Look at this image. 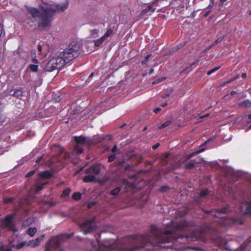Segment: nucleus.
<instances>
[{"label": "nucleus", "instance_id": "obj_15", "mask_svg": "<svg viewBox=\"0 0 251 251\" xmlns=\"http://www.w3.org/2000/svg\"><path fill=\"white\" fill-rule=\"evenodd\" d=\"M83 181L86 182H100V180L96 177V176L90 174L85 176L83 178Z\"/></svg>", "mask_w": 251, "mask_h": 251}, {"label": "nucleus", "instance_id": "obj_1", "mask_svg": "<svg viewBox=\"0 0 251 251\" xmlns=\"http://www.w3.org/2000/svg\"><path fill=\"white\" fill-rule=\"evenodd\" d=\"M80 44L76 41H73L68 48L59 53L51 52L50 59L48 61V72L61 68L76 56L80 49Z\"/></svg>", "mask_w": 251, "mask_h": 251}, {"label": "nucleus", "instance_id": "obj_60", "mask_svg": "<svg viewBox=\"0 0 251 251\" xmlns=\"http://www.w3.org/2000/svg\"><path fill=\"white\" fill-rule=\"evenodd\" d=\"M236 93V92L235 91H232L231 92V95H233L235 94Z\"/></svg>", "mask_w": 251, "mask_h": 251}, {"label": "nucleus", "instance_id": "obj_42", "mask_svg": "<svg viewBox=\"0 0 251 251\" xmlns=\"http://www.w3.org/2000/svg\"><path fill=\"white\" fill-rule=\"evenodd\" d=\"M35 173V170H32L29 172H28L25 176L26 177H29L33 175Z\"/></svg>", "mask_w": 251, "mask_h": 251}, {"label": "nucleus", "instance_id": "obj_8", "mask_svg": "<svg viewBox=\"0 0 251 251\" xmlns=\"http://www.w3.org/2000/svg\"><path fill=\"white\" fill-rule=\"evenodd\" d=\"M95 221V218H92L79 224V227L83 234H87L96 229V224Z\"/></svg>", "mask_w": 251, "mask_h": 251}, {"label": "nucleus", "instance_id": "obj_63", "mask_svg": "<svg viewBox=\"0 0 251 251\" xmlns=\"http://www.w3.org/2000/svg\"><path fill=\"white\" fill-rule=\"evenodd\" d=\"M211 140V139H209L207 140L205 142V143L206 144V143H207V142H209V141H210Z\"/></svg>", "mask_w": 251, "mask_h": 251}, {"label": "nucleus", "instance_id": "obj_22", "mask_svg": "<svg viewBox=\"0 0 251 251\" xmlns=\"http://www.w3.org/2000/svg\"><path fill=\"white\" fill-rule=\"evenodd\" d=\"M100 30L99 29H93L90 32V37L91 38H97L99 35Z\"/></svg>", "mask_w": 251, "mask_h": 251}, {"label": "nucleus", "instance_id": "obj_54", "mask_svg": "<svg viewBox=\"0 0 251 251\" xmlns=\"http://www.w3.org/2000/svg\"><path fill=\"white\" fill-rule=\"evenodd\" d=\"M165 78L164 77H161V78H159L158 79V82H161L162 81H163V80H164Z\"/></svg>", "mask_w": 251, "mask_h": 251}, {"label": "nucleus", "instance_id": "obj_36", "mask_svg": "<svg viewBox=\"0 0 251 251\" xmlns=\"http://www.w3.org/2000/svg\"><path fill=\"white\" fill-rule=\"evenodd\" d=\"M13 201V199L12 198H5L3 199V201L5 203H12Z\"/></svg>", "mask_w": 251, "mask_h": 251}, {"label": "nucleus", "instance_id": "obj_7", "mask_svg": "<svg viewBox=\"0 0 251 251\" xmlns=\"http://www.w3.org/2000/svg\"><path fill=\"white\" fill-rule=\"evenodd\" d=\"M73 235V233H63L54 237L50 242L48 241V247L50 246H52L55 248H59L63 243L67 241Z\"/></svg>", "mask_w": 251, "mask_h": 251}, {"label": "nucleus", "instance_id": "obj_58", "mask_svg": "<svg viewBox=\"0 0 251 251\" xmlns=\"http://www.w3.org/2000/svg\"><path fill=\"white\" fill-rule=\"evenodd\" d=\"M41 50H42V47L41 45H39L38 46V50L39 51H41Z\"/></svg>", "mask_w": 251, "mask_h": 251}, {"label": "nucleus", "instance_id": "obj_62", "mask_svg": "<svg viewBox=\"0 0 251 251\" xmlns=\"http://www.w3.org/2000/svg\"><path fill=\"white\" fill-rule=\"evenodd\" d=\"M209 12H210V11H207V12L205 14V16H207L209 14Z\"/></svg>", "mask_w": 251, "mask_h": 251}, {"label": "nucleus", "instance_id": "obj_4", "mask_svg": "<svg viewBox=\"0 0 251 251\" xmlns=\"http://www.w3.org/2000/svg\"><path fill=\"white\" fill-rule=\"evenodd\" d=\"M230 210L231 209L228 206H226L223 208L217 209L216 212V213L213 214V211H205V213H211V216L215 219V222L218 223L222 226L226 227L229 226L232 224L234 223L235 221L233 219L222 216L221 215L226 213Z\"/></svg>", "mask_w": 251, "mask_h": 251}, {"label": "nucleus", "instance_id": "obj_37", "mask_svg": "<svg viewBox=\"0 0 251 251\" xmlns=\"http://www.w3.org/2000/svg\"><path fill=\"white\" fill-rule=\"evenodd\" d=\"M38 67L37 65L33 64L30 66V70L33 72H37L38 70Z\"/></svg>", "mask_w": 251, "mask_h": 251}, {"label": "nucleus", "instance_id": "obj_21", "mask_svg": "<svg viewBox=\"0 0 251 251\" xmlns=\"http://www.w3.org/2000/svg\"><path fill=\"white\" fill-rule=\"evenodd\" d=\"M239 106L243 107H251V101L249 100H246L239 103Z\"/></svg>", "mask_w": 251, "mask_h": 251}, {"label": "nucleus", "instance_id": "obj_25", "mask_svg": "<svg viewBox=\"0 0 251 251\" xmlns=\"http://www.w3.org/2000/svg\"><path fill=\"white\" fill-rule=\"evenodd\" d=\"M104 41H105V40L104 38H103L102 37H101L100 38L94 41L95 46L99 47L102 45V44Z\"/></svg>", "mask_w": 251, "mask_h": 251}, {"label": "nucleus", "instance_id": "obj_59", "mask_svg": "<svg viewBox=\"0 0 251 251\" xmlns=\"http://www.w3.org/2000/svg\"><path fill=\"white\" fill-rule=\"evenodd\" d=\"M48 206H52L53 205V203L49 201H48Z\"/></svg>", "mask_w": 251, "mask_h": 251}, {"label": "nucleus", "instance_id": "obj_51", "mask_svg": "<svg viewBox=\"0 0 251 251\" xmlns=\"http://www.w3.org/2000/svg\"><path fill=\"white\" fill-rule=\"evenodd\" d=\"M213 46L211 45L210 46H209L208 47H207L206 49H205L204 50V52H206L207 51H208V50H209L211 48H212Z\"/></svg>", "mask_w": 251, "mask_h": 251}, {"label": "nucleus", "instance_id": "obj_56", "mask_svg": "<svg viewBox=\"0 0 251 251\" xmlns=\"http://www.w3.org/2000/svg\"><path fill=\"white\" fill-rule=\"evenodd\" d=\"M167 105V102H163L162 104H161V106L162 107H165V106H166Z\"/></svg>", "mask_w": 251, "mask_h": 251}, {"label": "nucleus", "instance_id": "obj_32", "mask_svg": "<svg viewBox=\"0 0 251 251\" xmlns=\"http://www.w3.org/2000/svg\"><path fill=\"white\" fill-rule=\"evenodd\" d=\"M221 68V66H217V67H216L215 68H214L213 69L208 71L207 73V74L208 75H210L211 74L215 73V72H216L217 70H218L220 68Z\"/></svg>", "mask_w": 251, "mask_h": 251}, {"label": "nucleus", "instance_id": "obj_30", "mask_svg": "<svg viewBox=\"0 0 251 251\" xmlns=\"http://www.w3.org/2000/svg\"><path fill=\"white\" fill-rule=\"evenodd\" d=\"M72 198L75 200H78L81 198V194L79 192L75 193L72 196Z\"/></svg>", "mask_w": 251, "mask_h": 251}, {"label": "nucleus", "instance_id": "obj_23", "mask_svg": "<svg viewBox=\"0 0 251 251\" xmlns=\"http://www.w3.org/2000/svg\"><path fill=\"white\" fill-rule=\"evenodd\" d=\"M34 221L33 218H29L23 222L22 226H23L26 227L30 226Z\"/></svg>", "mask_w": 251, "mask_h": 251}, {"label": "nucleus", "instance_id": "obj_50", "mask_svg": "<svg viewBox=\"0 0 251 251\" xmlns=\"http://www.w3.org/2000/svg\"><path fill=\"white\" fill-rule=\"evenodd\" d=\"M43 156H41L36 159V162L39 163L42 159Z\"/></svg>", "mask_w": 251, "mask_h": 251}, {"label": "nucleus", "instance_id": "obj_40", "mask_svg": "<svg viewBox=\"0 0 251 251\" xmlns=\"http://www.w3.org/2000/svg\"><path fill=\"white\" fill-rule=\"evenodd\" d=\"M180 212H182L180 214V216H183L188 212V210L187 209V208H184V209H182Z\"/></svg>", "mask_w": 251, "mask_h": 251}, {"label": "nucleus", "instance_id": "obj_10", "mask_svg": "<svg viewBox=\"0 0 251 251\" xmlns=\"http://www.w3.org/2000/svg\"><path fill=\"white\" fill-rule=\"evenodd\" d=\"M47 177V171H45L39 174V177L37 179V183H41V185L37 186L35 188V192L36 193L39 192L43 188V185H46L47 183V180L46 178Z\"/></svg>", "mask_w": 251, "mask_h": 251}, {"label": "nucleus", "instance_id": "obj_24", "mask_svg": "<svg viewBox=\"0 0 251 251\" xmlns=\"http://www.w3.org/2000/svg\"><path fill=\"white\" fill-rule=\"evenodd\" d=\"M234 192H235V190L232 187L229 188V186H226L225 192V193L226 195L229 194L230 195L234 196Z\"/></svg>", "mask_w": 251, "mask_h": 251}, {"label": "nucleus", "instance_id": "obj_29", "mask_svg": "<svg viewBox=\"0 0 251 251\" xmlns=\"http://www.w3.org/2000/svg\"><path fill=\"white\" fill-rule=\"evenodd\" d=\"M208 191L207 189L203 190L200 194V198L202 199L208 195Z\"/></svg>", "mask_w": 251, "mask_h": 251}, {"label": "nucleus", "instance_id": "obj_43", "mask_svg": "<svg viewBox=\"0 0 251 251\" xmlns=\"http://www.w3.org/2000/svg\"><path fill=\"white\" fill-rule=\"evenodd\" d=\"M214 5V0H210V3L207 7V8H210Z\"/></svg>", "mask_w": 251, "mask_h": 251}, {"label": "nucleus", "instance_id": "obj_20", "mask_svg": "<svg viewBox=\"0 0 251 251\" xmlns=\"http://www.w3.org/2000/svg\"><path fill=\"white\" fill-rule=\"evenodd\" d=\"M37 228L35 227H29L26 231V233L30 237H33L37 232Z\"/></svg>", "mask_w": 251, "mask_h": 251}, {"label": "nucleus", "instance_id": "obj_34", "mask_svg": "<svg viewBox=\"0 0 251 251\" xmlns=\"http://www.w3.org/2000/svg\"><path fill=\"white\" fill-rule=\"evenodd\" d=\"M171 122V121H167L165 122H164L163 124H162L161 126L159 127V129H162L163 128H165L167 126H168L170 124Z\"/></svg>", "mask_w": 251, "mask_h": 251}, {"label": "nucleus", "instance_id": "obj_61", "mask_svg": "<svg viewBox=\"0 0 251 251\" xmlns=\"http://www.w3.org/2000/svg\"><path fill=\"white\" fill-rule=\"evenodd\" d=\"M248 119L249 120H251V114L248 116Z\"/></svg>", "mask_w": 251, "mask_h": 251}, {"label": "nucleus", "instance_id": "obj_31", "mask_svg": "<svg viewBox=\"0 0 251 251\" xmlns=\"http://www.w3.org/2000/svg\"><path fill=\"white\" fill-rule=\"evenodd\" d=\"M225 38L224 36L218 37L212 44L211 45L213 47L217 44L218 43L222 41Z\"/></svg>", "mask_w": 251, "mask_h": 251}, {"label": "nucleus", "instance_id": "obj_26", "mask_svg": "<svg viewBox=\"0 0 251 251\" xmlns=\"http://www.w3.org/2000/svg\"><path fill=\"white\" fill-rule=\"evenodd\" d=\"M113 30L109 28L107 30L105 33L102 36L105 40L113 34Z\"/></svg>", "mask_w": 251, "mask_h": 251}, {"label": "nucleus", "instance_id": "obj_49", "mask_svg": "<svg viewBox=\"0 0 251 251\" xmlns=\"http://www.w3.org/2000/svg\"><path fill=\"white\" fill-rule=\"evenodd\" d=\"M199 62V60H196V61H195L194 62H193V63H192L190 65V67H192L193 65L197 64L198 62Z\"/></svg>", "mask_w": 251, "mask_h": 251}, {"label": "nucleus", "instance_id": "obj_39", "mask_svg": "<svg viewBox=\"0 0 251 251\" xmlns=\"http://www.w3.org/2000/svg\"><path fill=\"white\" fill-rule=\"evenodd\" d=\"M26 244L27 243H26L25 242H22L20 244L17 245V248L18 249H21L23 247H24L25 245L26 246Z\"/></svg>", "mask_w": 251, "mask_h": 251}, {"label": "nucleus", "instance_id": "obj_33", "mask_svg": "<svg viewBox=\"0 0 251 251\" xmlns=\"http://www.w3.org/2000/svg\"><path fill=\"white\" fill-rule=\"evenodd\" d=\"M71 192V189L70 188H67L65 189L62 194V196L65 197L68 196Z\"/></svg>", "mask_w": 251, "mask_h": 251}, {"label": "nucleus", "instance_id": "obj_27", "mask_svg": "<svg viewBox=\"0 0 251 251\" xmlns=\"http://www.w3.org/2000/svg\"><path fill=\"white\" fill-rule=\"evenodd\" d=\"M121 190V187H117L115 189L112 190L111 191L110 194L112 195L116 196L118 194V193L120 192Z\"/></svg>", "mask_w": 251, "mask_h": 251}, {"label": "nucleus", "instance_id": "obj_47", "mask_svg": "<svg viewBox=\"0 0 251 251\" xmlns=\"http://www.w3.org/2000/svg\"><path fill=\"white\" fill-rule=\"evenodd\" d=\"M238 77V75H237V76L232 78V79H229L228 81H227V82H226V83H229V82H232V81L234 80L235 79H236V78H237Z\"/></svg>", "mask_w": 251, "mask_h": 251}, {"label": "nucleus", "instance_id": "obj_11", "mask_svg": "<svg viewBox=\"0 0 251 251\" xmlns=\"http://www.w3.org/2000/svg\"><path fill=\"white\" fill-rule=\"evenodd\" d=\"M45 238V235H43L35 240H31L27 242V246H31L32 247H36L40 245L41 242H42Z\"/></svg>", "mask_w": 251, "mask_h": 251}, {"label": "nucleus", "instance_id": "obj_9", "mask_svg": "<svg viewBox=\"0 0 251 251\" xmlns=\"http://www.w3.org/2000/svg\"><path fill=\"white\" fill-rule=\"evenodd\" d=\"M13 217L14 215L10 214L7 216L4 219H1L0 222V227L13 232L17 231L18 228L13 222Z\"/></svg>", "mask_w": 251, "mask_h": 251}, {"label": "nucleus", "instance_id": "obj_16", "mask_svg": "<svg viewBox=\"0 0 251 251\" xmlns=\"http://www.w3.org/2000/svg\"><path fill=\"white\" fill-rule=\"evenodd\" d=\"M155 8L153 7L152 4L148 6V7L143 9L141 12V14L144 15L147 14L148 15H151L154 11Z\"/></svg>", "mask_w": 251, "mask_h": 251}, {"label": "nucleus", "instance_id": "obj_12", "mask_svg": "<svg viewBox=\"0 0 251 251\" xmlns=\"http://www.w3.org/2000/svg\"><path fill=\"white\" fill-rule=\"evenodd\" d=\"M225 172L227 176H231L233 177H239L241 176V172L235 171L233 168L230 167H226Z\"/></svg>", "mask_w": 251, "mask_h": 251}, {"label": "nucleus", "instance_id": "obj_53", "mask_svg": "<svg viewBox=\"0 0 251 251\" xmlns=\"http://www.w3.org/2000/svg\"><path fill=\"white\" fill-rule=\"evenodd\" d=\"M203 151H204L203 149H200V150H198V151H197L196 153H200V152Z\"/></svg>", "mask_w": 251, "mask_h": 251}, {"label": "nucleus", "instance_id": "obj_44", "mask_svg": "<svg viewBox=\"0 0 251 251\" xmlns=\"http://www.w3.org/2000/svg\"><path fill=\"white\" fill-rule=\"evenodd\" d=\"M94 75V73H92L90 75H89V77H88V79L86 81V82H89L91 78L93 77Z\"/></svg>", "mask_w": 251, "mask_h": 251}, {"label": "nucleus", "instance_id": "obj_46", "mask_svg": "<svg viewBox=\"0 0 251 251\" xmlns=\"http://www.w3.org/2000/svg\"><path fill=\"white\" fill-rule=\"evenodd\" d=\"M117 145H114V146L112 147V149H111V151H112L113 152H115V151H117Z\"/></svg>", "mask_w": 251, "mask_h": 251}, {"label": "nucleus", "instance_id": "obj_57", "mask_svg": "<svg viewBox=\"0 0 251 251\" xmlns=\"http://www.w3.org/2000/svg\"><path fill=\"white\" fill-rule=\"evenodd\" d=\"M154 72V70L153 69H151L150 70V72H149V74H151L153 73Z\"/></svg>", "mask_w": 251, "mask_h": 251}, {"label": "nucleus", "instance_id": "obj_28", "mask_svg": "<svg viewBox=\"0 0 251 251\" xmlns=\"http://www.w3.org/2000/svg\"><path fill=\"white\" fill-rule=\"evenodd\" d=\"M98 14V10L97 9L94 7V8H92V9H91L90 10V11H89V14L90 15H94V16H97Z\"/></svg>", "mask_w": 251, "mask_h": 251}, {"label": "nucleus", "instance_id": "obj_2", "mask_svg": "<svg viewBox=\"0 0 251 251\" xmlns=\"http://www.w3.org/2000/svg\"><path fill=\"white\" fill-rule=\"evenodd\" d=\"M50 150L59 154V157H53L50 162L48 161V167H50V171L48 170V179L54 176V174L60 170L64 165V162L62 159L63 158L69 157V155L64 151L63 149L58 145H54L50 147Z\"/></svg>", "mask_w": 251, "mask_h": 251}, {"label": "nucleus", "instance_id": "obj_64", "mask_svg": "<svg viewBox=\"0 0 251 251\" xmlns=\"http://www.w3.org/2000/svg\"><path fill=\"white\" fill-rule=\"evenodd\" d=\"M130 167V165H127L126 167V169H128V168H129Z\"/></svg>", "mask_w": 251, "mask_h": 251}, {"label": "nucleus", "instance_id": "obj_19", "mask_svg": "<svg viewBox=\"0 0 251 251\" xmlns=\"http://www.w3.org/2000/svg\"><path fill=\"white\" fill-rule=\"evenodd\" d=\"M9 94L11 96H13L17 98H20L23 95V91L22 89H15L11 90L9 92Z\"/></svg>", "mask_w": 251, "mask_h": 251}, {"label": "nucleus", "instance_id": "obj_14", "mask_svg": "<svg viewBox=\"0 0 251 251\" xmlns=\"http://www.w3.org/2000/svg\"><path fill=\"white\" fill-rule=\"evenodd\" d=\"M216 229H214V225L213 224L210 225V226H205V227L201 228L200 230H199V233L200 234L205 233V232H208L210 234H212L213 232H216Z\"/></svg>", "mask_w": 251, "mask_h": 251}, {"label": "nucleus", "instance_id": "obj_41", "mask_svg": "<svg viewBox=\"0 0 251 251\" xmlns=\"http://www.w3.org/2000/svg\"><path fill=\"white\" fill-rule=\"evenodd\" d=\"M115 154H111L110 155L109 157H108V160L109 162H112L113 161L115 158Z\"/></svg>", "mask_w": 251, "mask_h": 251}, {"label": "nucleus", "instance_id": "obj_52", "mask_svg": "<svg viewBox=\"0 0 251 251\" xmlns=\"http://www.w3.org/2000/svg\"><path fill=\"white\" fill-rule=\"evenodd\" d=\"M209 115V114H205V115H202L200 117V118H205L207 116H208Z\"/></svg>", "mask_w": 251, "mask_h": 251}, {"label": "nucleus", "instance_id": "obj_45", "mask_svg": "<svg viewBox=\"0 0 251 251\" xmlns=\"http://www.w3.org/2000/svg\"><path fill=\"white\" fill-rule=\"evenodd\" d=\"M159 146H160V144L159 143H157L156 144H155L154 145H153L152 148L153 150H156V149H157L159 147Z\"/></svg>", "mask_w": 251, "mask_h": 251}, {"label": "nucleus", "instance_id": "obj_18", "mask_svg": "<svg viewBox=\"0 0 251 251\" xmlns=\"http://www.w3.org/2000/svg\"><path fill=\"white\" fill-rule=\"evenodd\" d=\"M213 240H215V242L218 245V246L221 248H224L226 246V241L220 236H217V239H215L213 237L212 239Z\"/></svg>", "mask_w": 251, "mask_h": 251}, {"label": "nucleus", "instance_id": "obj_35", "mask_svg": "<svg viewBox=\"0 0 251 251\" xmlns=\"http://www.w3.org/2000/svg\"><path fill=\"white\" fill-rule=\"evenodd\" d=\"M151 54H148L146 57H145V58L144 59V60H142L141 61V63L143 65H145L146 64L147 62L148 61L149 59V58L151 57Z\"/></svg>", "mask_w": 251, "mask_h": 251}, {"label": "nucleus", "instance_id": "obj_38", "mask_svg": "<svg viewBox=\"0 0 251 251\" xmlns=\"http://www.w3.org/2000/svg\"><path fill=\"white\" fill-rule=\"evenodd\" d=\"M0 251H12V247H8L5 248L3 247H0Z\"/></svg>", "mask_w": 251, "mask_h": 251}, {"label": "nucleus", "instance_id": "obj_48", "mask_svg": "<svg viewBox=\"0 0 251 251\" xmlns=\"http://www.w3.org/2000/svg\"><path fill=\"white\" fill-rule=\"evenodd\" d=\"M160 110H161V108H159V107H157V108H155V109H154L153 111H154L155 113H158L159 111H160Z\"/></svg>", "mask_w": 251, "mask_h": 251}, {"label": "nucleus", "instance_id": "obj_55", "mask_svg": "<svg viewBox=\"0 0 251 251\" xmlns=\"http://www.w3.org/2000/svg\"><path fill=\"white\" fill-rule=\"evenodd\" d=\"M242 77L246 78L247 77V74L246 73H243L242 75Z\"/></svg>", "mask_w": 251, "mask_h": 251}, {"label": "nucleus", "instance_id": "obj_5", "mask_svg": "<svg viewBox=\"0 0 251 251\" xmlns=\"http://www.w3.org/2000/svg\"><path fill=\"white\" fill-rule=\"evenodd\" d=\"M69 5L68 0H65V2L60 4L53 3L50 1L48 2V23L53 20L52 16L60 12L65 11L68 8Z\"/></svg>", "mask_w": 251, "mask_h": 251}, {"label": "nucleus", "instance_id": "obj_3", "mask_svg": "<svg viewBox=\"0 0 251 251\" xmlns=\"http://www.w3.org/2000/svg\"><path fill=\"white\" fill-rule=\"evenodd\" d=\"M29 13L32 15L31 22L33 25H38L41 29H43L47 25V9L43 8L42 11H39L35 8L31 7L28 9Z\"/></svg>", "mask_w": 251, "mask_h": 251}, {"label": "nucleus", "instance_id": "obj_13", "mask_svg": "<svg viewBox=\"0 0 251 251\" xmlns=\"http://www.w3.org/2000/svg\"><path fill=\"white\" fill-rule=\"evenodd\" d=\"M87 173L90 174L97 176L100 173V166L95 164L91 166L87 170Z\"/></svg>", "mask_w": 251, "mask_h": 251}, {"label": "nucleus", "instance_id": "obj_6", "mask_svg": "<svg viewBox=\"0 0 251 251\" xmlns=\"http://www.w3.org/2000/svg\"><path fill=\"white\" fill-rule=\"evenodd\" d=\"M75 141L76 142L75 149L78 153H81L83 152V147L89 146L92 143V140L88 138L82 136H75Z\"/></svg>", "mask_w": 251, "mask_h": 251}, {"label": "nucleus", "instance_id": "obj_17", "mask_svg": "<svg viewBox=\"0 0 251 251\" xmlns=\"http://www.w3.org/2000/svg\"><path fill=\"white\" fill-rule=\"evenodd\" d=\"M198 162L195 160H187L184 162V167L187 169H193Z\"/></svg>", "mask_w": 251, "mask_h": 251}]
</instances>
